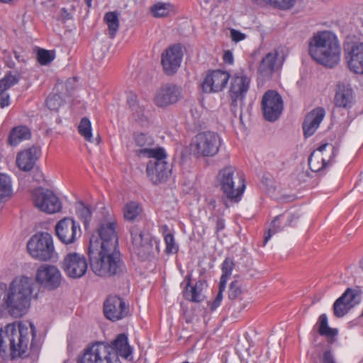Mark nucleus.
Segmentation results:
<instances>
[{
    "label": "nucleus",
    "instance_id": "1",
    "mask_svg": "<svg viewBox=\"0 0 363 363\" xmlns=\"http://www.w3.org/2000/svg\"><path fill=\"white\" fill-rule=\"evenodd\" d=\"M34 281L26 276L16 277L9 284H0V308L15 318L26 314L30 308Z\"/></svg>",
    "mask_w": 363,
    "mask_h": 363
},
{
    "label": "nucleus",
    "instance_id": "2",
    "mask_svg": "<svg viewBox=\"0 0 363 363\" xmlns=\"http://www.w3.org/2000/svg\"><path fill=\"white\" fill-rule=\"evenodd\" d=\"M89 257L91 269L97 276L111 277L125 270L118 247H100L94 240L89 246Z\"/></svg>",
    "mask_w": 363,
    "mask_h": 363
},
{
    "label": "nucleus",
    "instance_id": "3",
    "mask_svg": "<svg viewBox=\"0 0 363 363\" xmlns=\"http://www.w3.org/2000/svg\"><path fill=\"white\" fill-rule=\"evenodd\" d=\"M308 52L318 63L333 68L340 61L341 46L333 33L328 30L319 31L310 38Z\"/></svg>",
    "mask_w": 363,
    "mask_h": 363
},
{
    "label": "nucleus",
    "instance_id": "4",
    "mask_svg": "<svg viewBox=\"0 0 363 363\" xmlns=\"http://www.w3.org/2000/svg\"><path fill=\"white\" fill-rule=\"evenodd\" d=\"M8 338L11 355L13 358L26 354L29 347L33 348L36 330L28 321H18L6 325L4 331Z\"/></svg>",
    "mask_w": 363,
    "mask_h": 363
},
{
    "label": "nucleus",
    "instance_id": "5",
    "mask_svg": "<svg viewBox=\"0 0 363 363\" xmlns=\"http://www.w3.org/2000/svg\"><path fill=\"white\" fill-rule=\"evenodd\" d=\"M218 182L223 195L230 201L238 202L240 200L245 188L242 175L236 172L235 167L227 166L218 174Z\"/></svg>",
    "mask_w": 363,
    "mask_h": 363
},
{
    "label": "nucleus",
    "instance_id": "6",
    "mask_svg": "<svg viewBox=\"0 0 363 363\" xmlns=\"http://www.w3.org/2000/svg\"><path fill=\"white\" fill-rule=\"evenodd\" d=\"M27 250L32 258L40 262L50 261L57 255L53 238L48 233L33 235L27 242Z\"/></svg>",
    "mask_w": 363,
    "mask_h": 363
},
{
    "label": "nucleus",
    "instance_id": "7",
    "mask_svg": "<svg viewBox=\"0 0 363 363\" xmlns=\"http://www.w3.org/2000/svg\"><path fill=\"white\" fill-rule=\"evenodd\" d=\"M150 152L152 155L147 157L150 160L147 163L146 173L152 183L159 184L165 181L171 174V164L167 161L163 147H156Z\"/></svg>",
    "mask_w": 363,
    "mask_h": 363
},
{
    "label": "nucleus",
    "instance_id": "8",
    "mask_svg": "<svg viewBox=\"0 0 363 363\" xmlns=\"http://www.w3.org/2000/svg\"><path fill=\"white\" fill-rule=\"evenodd\" d=\"M221 144L222 139L217 133L203 131L194 136L191 146L199 157H209L218 152Z\"/></svg>",
    "mask_w": 363,
    "mask_h": 363
},
{
    "label": "nucleus",
    "instance_id": "9",
    "mask_svg": "<svg viewBox=\"0 0 363 363\" xmlns=\"http://www.w3.org/2000/svg\"><path fill=\"white\" fill-rule=\"evenodd\" d=\"M116 228V221L112 216L108 215L99 220L97 228L90 238L89 245L95 240L100 247H118Z\"/></svg>",
    "mask_w": 363,
    "mask_h": 363
},
{
    "label": "nucleus",
    "instance_id": "10",
    "mask_svg": "<svg viewBox=\"0 0 363 363\" xmlns=\"http://www.w3.org/2000/svg\"><path fill=\"white\" fill-rule=\"evenodd\" d=\"M110 346L100 342L86 348L79 363H121Z\"/></svg>",
    "mask_w": 363,
    "mask_h": 363
},
{
    "label": "nucleus",
    "instance_id": "11",
    "mask_svg": "<svg viewBox=\"0 0 363 363\" xmlns=\"http://www.w3.org/2000/svg\"><path fill=\"white\" fill-rule=\"evenodd\" d=\"M34 205L41 211L52 214L60 211L62 203L59 198L50 190L38 188L33 191Z\"/></svg>",
    "mask_w": 363,
    "mask_h": 363
},
{
    "label": "nucleus",
    "instance_id": "12",
    "mask_svg": "<svg viewBox=\"0 0 363 363\" xmlns=\"http://www.w3.org/2000/svg\"><path fill=\"white\" fill-rule=\"evenodd\" d=\"M337 149L332 144L325 143L314 150L308 158V165L313 172L324 169L337 155Z\"/></svg>",
    "mask_w": 363,
    "mask_h": 363
},
{
    "label": "nucleus",
    "instance_id": "13",
    "mask_svg": "<svg viewBox=\"0 0 363 363\" xmlns=\"http://www.w3.org/2000/svg\"><path fill=\"white\" fill-rule=\"evenodd\" d=\"M57 238L65 245L74 243L81 236V229L77 223L66 217L59 220L55 227Z\"/></svg>",
    "mask_w": 363,
    "mask_h": 363
},
{
    "label": "nucleus",
    "instance_id": "14",
    "mask_svg": "<svg viewBox=\"0 0 363 363\" xmlns=\"http://www.w3.org/2000/svg\"><path fill=\"white\" fill-rule=\"evenodd\" d=\"M261 104L263 116L268 121H276L283 110L282 99L276 91L269 90L265 92Z\"/></svg>",
    "mask_w": 363,
    "mask_h": 363
},
{
    "label": "nucleus",
    "instance_id": "15",
    "mask_svg": "<svg viewBox=\"0 0 363 363\" xmlns=\"http://www.w3.org/2000/svg\"><path fill=\"white\" fill-rule=\"evenodd\" d=\"M88 267L86 257L77 252H69L64 257L62 269L70 278L79 279L86 272Z\"/></svg>",
    "mask_w": 363,
    "mask_h": 363
},
{
    "label": "nucleus",
    "instance_id": "16",
    "mask_svg": "<svg viewBox=\"0 0 363 363\" xmlns=\"http://www.w3.org/2000/svg\"><path fill=\"white\" fill-rule=\"evenodd\" d=\"M61 273L57 267L51 264H41L35 273L37 283L48 289L57 288L61 283Z\"/></svg>",
    "mask_w": 363,
    "mask_h": 363
},
{
    "label": "nucleus",
    "instance_id": "17",
    "mask_svg": "<svg viewBox=\"0 0 363 363\" xmlns=\"http://www.w3.org/2000/svg\"><path fill=\"white\" fill-rule=\"evenodd\" d=\"M129 306L118 296H109L104 303V313L112 321L121 320L129 315Z\"/></svg>",
    "mask_w": 363,
    "mask_h": 363
},
{
    "label": "nucleus",
    "instance_id": "18",
    "mask_svg": "<svg viewBox=\"0 0 363 363\" xmlns=\"http://www.w3.org/2000/svg\"><path fill=\"white\" fill-rule=\"evenodd\" d=\"M230 74L226 71L216 69L209 72L201 84L202 89L206 93L218 92L227 85Z\"/></svg>",
    "mask_w": 363,
    "mask_h": 363
},
{
    "label": "nucleus",
    "instance_id": "19",
    "mask_svg": "<svg viewBox=\"0 0 363 363\" xmlns=\"http://www.w3.org/2000/svg\"><path fill=\"white\" fill-rule=\"evenodd\" d=\"M361 297L357 290L347 289L333 304V313L337 318L343 317L354 306L359 303Z\"/></svg>",
    "mask_w": 363,
    "mask_h": 363
},
{
    "label": "nucleus",
    "instance_id": "20",
    "mask_svg": "<svg viewBox=\"0 0 363 363\" xmlns=\"http://www.w3.org/2000/svg\"><path fill=\"white\" fill-rule=\"evenodd\" d=\"M183 57L182 48L179 45L169 47L162 55L161 63L167 75L174 74L180 67Z\"/></svg>",
    "mask_w": 363,
    "mask_h": 363
},
{
    "label": "nucleus",
    "instance_id": "21",
    "mask_svg": "<svg viewBox=\"0 0 363 363\" xmlns=\"http://www.w3.org/2000/svg\"><path fill=\"white\" fill-rule=\"evenodd\" d=\"M182 95V89L173 84H165L157 91L154 101L159 107H166L179 101Z\"/></svg>",
    "mask_w": 363,
    "mask_h": 363
},
{
    "label": "nucleus",
    "instance_id": "22",
    "mask_svg": "<svg viewBox=\"0 0 363 363\" xmlns=\"http://www.w3.org/2000/svg\"><path fill=\"white\" fill-rule=\"evenodd\" d=\"M355 95L351 85L345 82H339L335 86L334 104L335 106L349 110L355 104Z\"/></svg>",
    "mask_w": 363,
    "mask_h": 363
},
{
    "label": "nucleus",
    "instance_id": "23",
    "mask_svg": "<svg viewBox=\"0 0 363 363\" xmlns=\"http://www.w3.org/2000/svg\"><path fill=\"white\" fill-rule=\"evenodd\" d=\"M283 60L279 57V52L273 50L264 55L258 67V73L264 78H269L272 74L282 66Z\"/></svg>",
    "mask_w": 363,
    "mask_h": 363
},
{
    "label": "nucleus",
    "instance_id": "24",
    "mask_svg": "<svg viewBox=\"0 0 363 363\" xmlns=\"http://www.w3.org/2000/svg\"><path fill=\"white\" fill-rule=\"evenodd\" d=\"M251 78L243 69L236 72L233 77L229 90V94L238 95L241 97L246 96L250 89Z\"/></svg>",
    "mask_w": 363,
    "mask_h": 363
},
{
    "label": "nucleus",
    "instance_id": "25",
    "mask_svg": "<svg viewBox=\"0 0 363 363\" xmlns=\"http://www.w3.org/2000/svg\"><path fill=\"white\" fill-rule=\"evenodd\" d=\"M349 69L355 74H363V43L352 45L345 56Z\"/></svg>",
    "mask_w": 363,
    "mask_h": 363
},
{
    "label": "nucleus",
    "instance_id": "26",
    "mask_svg": "<svg viewBox=\"0 0 363 363\" xmlns=\"http://www.w3.org/2000/svg\"><path fill=\"white\" fill-rule=\"evenodd\" d=\"M40 155V150L37 147H32L24 150L17 155V167L22 171L29 172L34 167Z\"/></svg>",
    "mask_w": 363,
    "mask_h": 363
},
{
    "label": "nucleus",
    "instance_id": "27",
    "mask_svg": "<svg viewBox=\"0 0 363 363\" xmlns=\"http://www.w3.org/2000/svg\"><path fill=\"white\" fill-rule=\"evenodd\" d=\"M130 233L132 243L135 252L138 255L148 252L152 247L150 235L135 226L132 228Z\"/></svg>",
    "mask_w": 363,
    "mask_h": 363
},
{
    "label": "nucleus",
    "instance_id": "28",
    "mask_svg": "<svg viewBox=\"0 0 363 363\" xmlns=\"http://www.w3.org/2000/svg\"><path fill=\"white\" fill-rule=\"evenodd\" d=\"M325 116V110L317 108L308 113L303 123V130L306 137L314 134Z\"/></svg>",
    "mask_w": 363,
    "mask_h": 363
},
{
    "label": "nucleus",
    "instance_id": "29",
    "mask_svg": "<svg viewBox=\"0 0 363 363\" xmlns=\"http://www.w3.org/2000/svg\"><path fill=\"white\" fill-rule=\"evenodd\" d=\"M298 217L293 214H283L275 217L267 234L264 236L263 245H266L274 234L282 230L286 226L292 225L293 222Z\"/></svg>",
    "mask_w": 363,
    "mask_h": 363
},
{
    "label": "nucleus",
    "instance_id": "30",
    "mask_svg": "<svg viewBox=\"0 0 363 363\" xmlns=\"http://www.w3.org/2000/svg\"><path fill=\"white\" fill-rule=\"evenodd\" d=\"M112 346L110 347L111 353H113L118 357L120 355L127 359L132 352L131 348L128 342V337L125 334H120L116 340L111 342Z\"/></svg>",
    "mask_w": 363,
    "mask_h": 363
},
{
    "label": "nucleus",
    "instance_id": "31",
    "mask_svg": "<svg viewBox=\"0 0 363 363\" xmlns=\"http://www.w3.org/2000/svg\"><path fill=\"white\" fill-rule=\"evenodd\" d=\"M134 140L136 145L141 147V150L139 151L140 155L148 157L152 155L151 151L156 150V147H151L154 144V140L147 134L143 133H135Z\"/></svg>",
    "mask_w": 363,
    "mask_h": 363
},
{
    "label": "nucleus",
    "instance_id": "32",
    "mask_svg": "<svg viewBox=\"0 0 363 363\" xmlns=\"http://www.w3.org/2000/svg\"><path fill=\"white\" fill-rule=\"evenodd\" d=\"M206 283L205 281L199 280L195 285L191 286L190 284V279L188 278V283L184 291V296L186 299L192 302H200L202 301V289Z\"/></svg>",
    "mask_w": 363,
    "mask_h": 363
},
{
    "label": "nucleus",
    "instance_id": "33",
    "mask_svg": "<svg viewBox=\"0 0 363 363\" xmlns=\"http://www.w3.org/2000/svg\"><path fill=\"white\" fill-rule=\"evenodd\" d=\"M30 135V131L26 126H18L11 130L8 141L11 145L16 146L21 141L29 139Z\"/></svg>",
    "mask_w": 363,
    "mask_h": 363
},
{
    "label": "nucleus",
    "instance_id": "34",
    "mask_svg": "<svg viewBox=\"0 0 363 363\" xmlns=\"http://www.w3.org/2000/svg\"><path fill=\"white\" fill-rule=\"evenodd\" d=\"M13 195L12 183L9 176L0 173V202H6Z\"/></svg>",
    "mask_w": 363,
    "mask_h": 363
},
{
    "label": "nucleus",
    "instance_id": "35",
    "mask_svg": "<svg viewBox=\"0 0 363 363\" xmlns=\"http://www.w3.org/2000/svg\"><path fill=\"white\" fill-rule=\"evenodd\" d=\"M104 20L108 28V34L111 38H114L119 28L118 13L116 11H110L105 14Z\"/></svg>",
    "mask_w": 363,
    "mask_h": 363
},
{
    "label": "nucleus",
    "instance_id": "36",
    "mask_svg": "<svg viewBox=\"0 0 363 363\" xmlns=\"http://www.w3.org/2000/svg\"><path fill=\"white\" fill-rule=\"evenodd\" d=\"M315 327L317 328L318 333L320 335L333 337L337 335V330L328 326V317L325 314L319 316Z\"/></svg>",
    "mask_w": 363,
    "mask_h": 363
},
{
    "label": "nucleus",
    "instance_id": "37",
    "mask_svg": "<svg viewBox=\"0 0 363 363\" xmlns=\"http://www.w3.org/2000/svg\"><path fill=\"white\" fill-rule=\"evenodd\" d=\"M142 208L140 206L134 201L128 203L123 208V216L125 220H134L140 215Z\"/></svg>",
    "mask_w": 363,
    "mask_h": 363
},
{
    "label": "nucleus",
    "instance_id": "38",
    "mask_svg": "<svg viewBox=\"0 0 363 363\" xmlns=\"http://www.w3.org/2000/svg\"><path fill=\"white\" fill-rule=\"evenodd\" d=\"M155 17H164L174 13V7L169 3H158L151 8Z\"/></svg>",
    "mask_w": 363,
    "mask_h": 363
},
{
    "label": "nucleus",
    "instance_id": "39",
    "mask_svg": "<svg viewBox=\"0 0 363 363\" xmlns=\"http://www.w3.org/2000/svg\"><path fill=\"white\" fill-rule=\"evenodd\" d=\"M234 267L235 264L233 259L230 257H226L223 262L222 263V275L220 279V284H222V288L223 287V285L226 284L228 279H229L232 274Z\"/></svg>",
    "mask_w": 363,
    "mask_h": 363
},
{
    "label": "nucleus",
    "instance_id": "40",
    "mask_svg": "<svg viewBox=\"0 0 363 363\" xmlns=\"http://www.w3.org/2000/svg\"><path fill=\"white\" fill-rule=\"evenodd\" d=\"M79 134L88 142H92L91 125L90 121L84 117L82 118L78 126Z\"/></svg>",
    "mask_w": 363,
    "mask_h": 363
},
{
    "label": "nucleus",
    "instance_id": "41",
    "mask_svg": "<svg viewBox=\"0 0 363 363\" xmlns=\"http://www.w3.org/2000/svg\"><path fill=\"white\" fill-rule=\"evenodd\" d=\"M21 78L19 74H12L11 72L7 74L1 80H0V94L5 92L8 89L17 84Z\"/></svg>",
    "mask_w": 363,
    "mask_h": 363
},
{
    "label": "nucleus",
    "instance_id": "42",
    "mask_svg": "<svg viewBox=\"0 0 363 363\" xmlns=\"http://www.w3.org/2000/svg\"><path fill=\"white\" fill-rule=\"evenodd\" d=\"M265 4L269 5L281 10L291 9L296 4V0H261Z\"/></svg>",
    "mask_w": 363,
    "mask_h": 363
},
{
    "label": "nucleus",
    "instance_id": "43",
    "mask_svg": "<svg viewBox=\"0 0 363 363\" xmlns=\"http://www.w3.org/2000/svg\"><path fill=\"white\" fill-rule=\"evenodd\" d=\"M76 212L78 217L83 220L84 225L86 226L91 216L90 208L83 203L79 202L76 208Z\"/></svg>",
    "mask_w": 363,
    "mask_h": 363
},
{
    "label": "nucleus",
    "instance_id": "44",
    "mask_svg": "<svg viewBox=\"0 0 363 363\" xmlns=\"http://www.w3.org/2000/svg\"><path fill=\"white\" fill-rule=\"evenodd\" d=\"M230 99V108L233 114L236 116L239 108L244 104L245 97H241L238 95L229 94Z\"/></svg>",
    "mask_w": 363,
    "mask_h": 363
},
{
    "label": "nucleus",
    "instance_id": "45",
    "mask_svg": "<svg viewBox=\"0 0 363 363\" xmlns=\"http://www.w3.org/2000/svg\"><path fill=\"white\" fill-rule=\"evenodd\" d=\"M62 103V97L57 94L50 95L46 100V106L51 111H57Z\"/></svg>",
    "mask_w": 363,
    "mask_h": 363
},
{
    "label": "nucleus",
    "instance_id": "46",
    "mask_svg": "<svg viewBox=\"0 0 363 363\" xmlns=\"http://www.w3.org/2000/svg\"><path fill=\"white\" fill-rule=\"evenodd\" d=\"M164 239L166 245L165 252L168 254L177 253L178 246L175 242L174 235L172 233H167Z\"/></svg>",
    "mask_w": 363,
    "mask_h": 363
},
{
    "label": "nucleus",
    "instance_id": "47",
    "mask_svg": "<svg viewBox=\"0 0 363 363\" xmlns=\"http://www.w3.org/2000/svg\"><path fill=\"white\" fill-rule=\"evenodd\" d=\"M242 294V289L240 287V282L238 281H233L230 284L228 291V297L231 300L236 299Z\"/></svg>",
    "mask_w": 363,
    "mask_h": 363
},
{
    "label": "nucleus",
    "instance_id": "48",
    "mask_svg": "<svg viewBox=\"0 0 363 363\" xmlns=\"http://www.w3.org/2000/svg\"><path fill=\"white\" fill-rule=\"evenodd\" d=\"M54 59L53 52L46 50H39L38 52V60L41 65H48Z\"/></svg>",
    "mask_w": 363,
    "mask_h": 363
},
{
    "label": "nucleus",
    "instance_id": "49",
    "mask_svg": "<svg viewBox=\"0 0 363 363\" xmlns=\"http://www.w3.org/2000/svg\"><path fill=\"white\" fill-rule=\"evenodd\" d=\"M128 104L133 111L134 114H137L138 119L140 118L143 116V110L138 106L137 96L134 94H130L128 97Z\"/></svg>",
    "mask_w": 363,
    "mask_h": 363
},
{
    "label": "nucleus",
    "instance_id": "50",
    "mask_svg": "<svg viewBox=\"0 0 363 363\" xmlns=\"http://www.w3.org/2000/svg\"><path fill=\"white\" fill-rule=\"evenodd\" d=\"M222 284L219 283V290L215 299L209 303L211 311L216 310L221 303L223 300V292L225 289V285H223L222 288Z\"/></svg>",
    "mask_w": 363,
    "mask_h": 363
},
{
    "label": "nucleus",
    "instance_id": "51",
    "mask_svg": "<svg viewBox=\"0 0 363 363\" xmlns=\"http://www.w3.org/2000/svg\"><path fill=\"white\" fill-rule=\"evenodd\" d=\"M6 326L0 330V352H5L9 348L8 338L6 337Z\"/></svg>",
    "mask_w": 363,
    "mask_h": 363
},
{
    "label": "nucleus",
    "instance_id": "52",
    "mask_svg": "<svg viewBox=\"0 0 363 363\" xmlns=\"http://www.w3.org/2000/svg\"><path fill=\"white\" fill-rule=\"evenodd\" d=\"M230 33L232 40L235 43L243 40L246 38V35L245 33L233 28L230 29Z\"/></svg>",
    "mask_w": 363,
    "mask_h": 363
},
{
    "label": "nucleus",
    "instance_id": "53",
    "mask_svg": "<svg viewBox=\"0 0 363 363\" xmlns=\"http://www.w3.org/2000/svg\"><path fill=\"white\" fill-rule=\"evenodd\" d=\"M4 60L6 66L9 68L14 67L15 62L12 60V55L11 52H7L6 50L4 52Z\"/></svg>",
    "mask_w": 363,
    "mask_h": 363
},
{
    "label": "nucleus",
    "instance_id": "54",
    "mask_svg": "<svg viewBox=\"0 0 363 363\" xmlns=\"http://www.w3.org/2000/svg\"><path fill=\"white\" fill-rule=\"evenodd\" d=\"M9 96L8 94H0V106L1 108H4L6 106H8L9 105Z\"/></svg>",
    "mask_w": 363,
    "mask_h": 363
},
{
    "label": "nucleus",
    "instance_id": "55",
    "mask_svg": "<svg viewBox=\"0 0 363 363\" xmlns=\"http://www.w3.org/2000/svg\"><path fill=\"white\" fill-rule=\"evenodd\" d=\"M323 363H335L333 355L330 351H325L323 356Z\"/></svg>",
    "mask_w": 363,
    "mask_h": 363
},
{
    "label": "nucleus",
    "instance_id": "56",
    "mask_svg": "<svg viewBox=\"0 0 363 363\" xmlns=\"http://www.w3.org/2000/svg\"><path fill=\"white\" fill-rule=\"evenodd\" d=\"M223 61L225 62V63H228V64H233V54L229 50H227L224 52V55H223Z\"/></svg>",
    "mask_w": 363,
    "mask_h": 363
},
{
    "label": "nucleus",
    "instance_id": "57",
    "mask_svg": "<svg viewBox=\"0 0 363 363\" xmlns=\"http://www.w3.org/2000/svg\"><path fill=\"white\" fill-rule=\"evenodd\" d=\"M225 228L224 220L222 218H218L216 222V230L217 231H220L223 230Z\"/></svg>",
    "mask_w": 363,
    "mask_h": 363
},
{
    "label": "nucleus",
    "instance_id": "58",
    "mask_svg": "<svg viewBox=\"0 0 363 363\" xmlns=\"http://www.w3.org/2000/svg\"><path fill=\"white\" fill-rule=\"evenodd\" d=\"M208 207L212 210L216 208V200L214 199H210L208 201Z\"/></svg>",
    "mask_w": 363,
    "mask_h": 363
},
{
    "label": "nucleus",
    "instance_id": "59",
    "mask_svg": "<svg viewBox=\"0 0 363 363\" xmlns=\"http://www.w3.org/2000/svg\"><path fill=\"white\" fill-rule=\"evenodd\" d=\"M13 54H14V57L16 59V60H18V62L23 60L22 59H21V55L19 54H18L16 52L14 51Z\"/></svg>",
    "mask_w": 363,
    "mask_h": 363
},
{
    "label": "nucleus",
    "instance_id": "60",
    "mask_svg": "<svg viewBox=\"0 0 363 363\" xmlns=\"http://www.w3.org/2000/svg\"><path fill=\"white\" fill-rule=\"evenodd\" d=\"M86 3L89 7L91 6V0H86Z\"/></svg>",
    "mask_w": 363,
    "mask_h": 363
},
{
    "label": "nucleus",
    "instance_id": "61",
    "mask_svg": "<svg viewBox=\"0 0 363 363\" xmlns=\"http://www.w3.org/2000/svg\"><path fill=\"white\" fill-rule=\"evenodd\" d=\"M12 0H0L1 2L2 3H9L11 2Z\"/></svg>",
    "mask_w": 363,
    "mask_h": 363
},
{
    "label": "nucleus",
    "instance_id": "62",
    "mask_svg": "<svg viewBox=\"0 0 363 363\" xmlns=\"http://www.w3.org/2000/svg\"><path fill=\"white\" fill-rule=\"evenodd\" d=\"M68 16H69V13H66V14H65V18H69Z\"/></svg>",
    "mask_w": 363,
    "mask_h": 363
},
{
    "label": "nucleus",
    "instance_id": "63",
    "mask_svg": "<svg viewBox=\"0 0 363 363\" xmlns=\"http://www.w3.org/2000/svg\"><path fill=\"white\" fill-rule=\"evenodd\" d=\"M360 264H361L362 267H363V259L361 261Z\"/></svg>",
    "mask_w": 363,
    "mask_h": 363
}]
</instances>
